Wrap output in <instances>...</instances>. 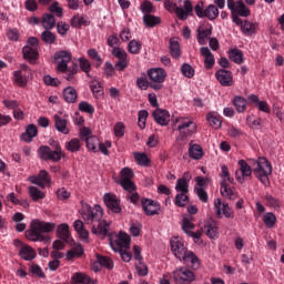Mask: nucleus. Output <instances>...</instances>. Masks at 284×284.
Wrapping results in <instances>:
<instances>
[{
	"label": "nucleus",
	"instance_id": "64",
	"mask_svg": "<svg viewBox=\"0 0 284 284\" xmlns=\"http://www.w3.org/2000/svg\"><path fill=\"white\" fill-rule=\"evenodd\" d=\"M181 72L184 77H186L189 79L193 78V75H194V69L187 63H184L181 67Z\"/></svg>",
	"mask_w": 284,
	"mask_h": 284
},
{
	"label": "nucleus",
	"instance_id": "3",
	"mask_svg": "<svg viewBox=\"0 0 284 284\" xmlns=\"http://www.w3.org/2000/svg\"><path fill=\"white\" fill-rule=\"evenodd\" d=\"M72 61V54L68 51H60L54 54V62L57 63V71L65 73L68 81L74 80V74L79 72V65L75 63L72 67H68V63Z\"/></svg>",
	"mask_w": 284,
	"mask_h": 284
},
{
	"label": "nucleus",
	"instance_id": "8",
	"mask_svg": "<svg viewBox=\"0 0 284 284\" xmlns=\"http://www.w3.org/2000/svg\"><path fill=\"white\" fill-rule=\"evenodd\" d=\"M172 277L176 284H192L195 281V274L185 266L174 270Z\"/></svg>",
	"mask_w": 284,
	"mask_h": 284
},
{
	"label": "nucleus",
	"instance_id": "32",
	"mask_svg": "<svg viewBox=\"0 0 284 284\" xmlns=\"http://www.w3.org/2000/svg\"><path fill=\"white\" fill-rule=\"evenodd\" d=\"M55 129L61 132L62 134L70 133L68 129V121L62 119L60 115H54Z\"/></svg>",
	"mask_w": 284,
	"mask_h": 284
},
{
	"label": "nucleus",
	"instance_id": "31",
	"mask_svg": "<svg viewBox=\"0 0 284 284\" xmlns=\"http://www.w3.org/2000/svg\"><path fill=\"white\" fill-rule=\"evenodd\" d=\"M57 236L60 240L68 242L70 239V226L65 223L60 224L57 229Z\"/></svg>",
	"mask_w": 284,
	"mask_h": 284
},
{
	"label": "nucleus",
	"instance_id": "15",
	"mask_svg": "<svg viewBox=\"0 0 284 284\" xmlns=\"http://www.w3.org/2000/svg\"><path fill=\"white\" fill-rule=\"evenodd\" d=\"M237 164L240 169L236 170L235 178L242 184L246 180V178H250L252 175V169L244 160H240Z\"/></svg>",
	"mask_w": 284,
	"mask_h": 284
},
{
	"label": "nucleus",
	"instance_id": "17",
	"mask_svg": "<svg viewBox=\"0 0 284 284\" xmlns=\"http://www.w3.org/2000/svg\"><path fill=\"white\" fill-rule=\"evenodd\" d=\"M215 213L219 219H222L223 214L227 219H233L234 214L227 203H222L220 199L214 201Z\"/></svg>",
	"mask_w": 284,
	"mask_h": 284
},
{
	"label": "nucleus",
	"instance_id": "41",
	"mask_svg": "<svg viewBox=\"0 0 284 284\" xmlns=\"http://www.w3.org/2000/svg\"><path fill=\"white\" fill-rule=\"evenodd\" d=\"M229 58L236 64H241L243 62V52L239 49H232L229 51Z\"/></svg>",
	"mask_w": 284,
	"mask_h": 284
},
{
	"label": "nucleus",
	"instance_id": "54",
	"mask_svg": "<svg viewBox=\"0 0 284 284\" xmlns=\"http://www.w3.org/2000/svg\"><path fill=\"white\" fill-rule=\"evenodd\" d=\"M134 159L138 162V164L142 166H148L150 164V158H148V154L145 153H135Z\"/></svg>",
	"mask_w": 284,
	"mask_h": 284
},
{
	"label": "nucleus",
	"instance_id": "57",
	"mask_svg": "<svg viewBox=\"0 0 284 284\" xmlns=\"http://www.w3.org/2000/svg\"><path fill=\"white\" fill-rule=\"evenodd\" d=\"M78 109L81 112L94 114V106L85 101L80 102Z\"/></svg>",
	"mask_w": 284,
	"mask_h": 284
},
{
	"label": "nucleus",
	"instance_id": "5",
	"mask_svg": "<svg viewBox=\"0 0 284 284\" xmlns=\"http://www.w3.org/2000/svg\"><path fill=\"white\" fill-rule=\"evenodd\" d=\"M164 8L171 13L175 12L176 17L181 21H185L189 17H193V6L190 0H185L183 2V8L178 7L176 3H174L170 0H166L164 2Z\"/></svg>",
	"mask_w": 284,
	"mask_h": 284
},
{
	"label": "nucleus",
	"instance_id": "7",
	"mask_svg": "<svg viewBox=\"0 0 284 284\" xmlns=\"http://www.w3.org/2000/svg\"><path fill=\"white\" fill-rule=\"evenodd\" d=\"M146 74L150 79V88L155 91L163 89V82H165V78H168L165 70L161 68H153L149 69Z\"/></svg>",
	"mask_w": 284,
	"mask_h": 284
},
{
	"label": "nucleus",
	"instance_id": "12",
	"mask_svg": "<svg viewBox=\"0 0 284 284\" xmlns=\"http://www.w3.org/2000/svg\"><path fill=\"white\" fill-rule=\"evenodd\" d=\"M111 54L118 59L115 63V69L118 71H123L130 65V59L128 58V52L121 48H113Z\"/></svg>",
	"mask_w": 284,
	"mask_h": 284
},
{
	"label": "nucleus",
	"instance_id": "23",
	"mask_svg": "<svg viewBox=\"0 0 284 284\" xmlns=\"http://www.w3.org/2000/svg\"><path fill=\"white\" fill-rule=\"evenodd\" d=\"M23 59L30 63H36L39 59V50L38 48H32L30 45H26L22 49Z\"/></svg>",
	"mask_w": 284,
	"mask_h": 284
},
{
	"label": "nucleus",
	"instance_id": "21",
	"mask_svg": "<svg viewBox=\"0 0 284 284\" xmlns=\"http://www.w3.org/2000/svg\"><path fill=\"white\" fill-rule=\"evenodd\" d=\"M152 115L154 121L162 126H165L170 123V112L166 110L158 109L153 112Z\"/></svg>",
	"mask_w": 284,
	"mask_h": 284
},
{
	"label": "nucleus",
	"instance_id": "33",
	"mask_svg": "<svg viewBox=\"0 0 284 284\" xmlns=\"http://www.w3.org/2000/svg\"><path fill=\"white\" fill-rule=\"evenodd\" d=\"M13 82L20 88L28 85V74L22 73L21 71L13 72Z\"/></svg>",
	"mask_w": 284,
	"mask_h": 284
},
{
	"label": "nucleus",
	"instance_id": "16",
	"mask_svg": "<svg viewBox=\"0 0 284 284\" xmlns=\"http://www.w3.org/2000/svg\"><path fill=\"white\" fill-rule=\"evenodd\" d=\"M131 237L128 233L120 232L115 241H111L110 244L114 251L130 248Z\"/></svg>",
	"mask_w": 284,
	"mask_h": 284
},
{
	"label": "nucleus",
	"instance_id": "36",
	"mask_svg": "<svg viewBox=\"0 0 284 284\" xmlns=\"http://www.w3.org/2000/svg\"><path fill=\"white\" fill-rule=\"evenodd\" d=\"M55 24H57V20L53 14H50V13L43 14L42 26L44 29L52 30L55 27Z\"/></svg>",
	"mask_w": 284,
	"mask_h": 284
},
{
	"label": "nucleus",
	"instance_id": "10",
	"mask_svg": "<svg viewBox=\"0 0 284 284\" xmlns=\"http://www.w3.org/2000/svg\"><path fill=\"white\" fill-rule=\"evenodd\" d=\"M176 122L179 123L176 130L179 131L182 140L196 132V124L193 121L187 119H179Z\"/></svg>",
	"mask_w": 284,
	"mask_h": 284
},
{
	"label": "nucleus",
	"instance_id": "47",
	"mask_svg": "<svg viewBox=\"0 0 284 284\" xmlns=\"http://www.w3.org/2000/svg\"><path fill=\"white\" fill-rule=\"evenodd\" d=\"M41 39L45 44H53L57 41V36L45 29V31L41 33Z\"/></svg>",
	"mask_w": 284,
	"mask_h": 284
},
{
	"label": "nucleus",
	"instance_id": "52",
	"mask_svg": "<svg viewBox=\"0 0 284 284\" xmlns=\"http://www.w3.org/2000/svg\"><path fill=\"white\" fill-rule=\"evenodd\" d=\"M170 52H171V55H172L174 59L180 58L181 51H180V44H179L178 41H175V40H171V41H170Z\"/></svg>",
	"mask_w": 284,
	"mask_h": 284
},
{
	"label": "nucleus",
	"instance_id": "45",
	"mask_svg": "<svg viewBox=\"0 0 284 284\" xmlns=\"http://www.w3.org/2000/svg\"><path fill=\"white\" fill-rule=\"evenodd\" d=\"M78 61L80 69L87 74V77L92 78L90 75V71H92V64L90 61L85 58H80Z\"/></svg>",
	"mask_w": 284,
	"mask_h": 284
},
{
	"label": "nucleus",
	"instance_id": "9",
	"mask_svg": "<svg viewBox=\"0 0 284 284\" xmlns=\"http://www.w3.org/2000/svg\"><path fill=\"white\" fill-rule=\"evenodd\" d=\"M134 179V171L130 168H124L120 171V178L118 183L125 190L126 192H134L136 186L132 181Z\"/></svg>",
	"mask_w": 284,
	"mask_h": 284
},
{
	"label": "nucleus",
	"instance_id": "13",
	"mask_svg": "<svg viewBox=\"0 0 284 284\" xmlns=\"http://www.w3.org/2000/svg\"><path fill=\"white\" fill-rule=\"evenodd\" d=\"M29 181L32 184H37L38 186L44 189L45 186L51 184L52 179L48 171L41 170L38 175L30 176Z\"/></svg>",
	"mask_w": 284,
	"mask_h": 284
},
{
	"label": "nucleus",
	"instance_id": "51",
	"mask_svg": "<svg viewBox=\"0 0 284 284\" xmlns=\"http://www.w3.org/2000/svg\"><path fill=\"white\" fill-rule=\"evenodd\" d=\"M187 193H179L174 199V204L179 207H183L189 202L190 197L186 195Z\"/></svg>",
	"mask_w": 284,
	"mask_h": 284
},
{
	"label": "nucleus",
	"instance_id": "20",
	"mask_svg": "<svg viewBox=\"0 0 284 284\" xmlns=\"http://www.w3.org/2000/svg\"><path fill=\"white\" fill-rule=\"evenodd\" d=\"M215 78L219 80V82L221 83V85L223 87H231L233 84V77L232 73L227 70H219L215 73Z\"/></svg>",
	"mask_w": 284,
	"mask_h": 284
},
{
	"label": "nucleus",
	"instance_id": "11",
	"mask_svg": "<svg viewBox=\"0 0 284 284\" xmlns=\"http://www.w3.org/2000/svg\"><path fill=\"white\" fill-rule=\"evenodd\" d=\"M195 14L199 18H207L213 21L219 17V9L214 4H210L205 10L203 9V2H199L194 7Z\"/></svg>",
	"mask_w": 284,
	"mask_h": 284
},
{
	"label": "nucleus",
	"instance_id": "25",
	"mask_svg": "<svg viewBox=\"0 0 284 284\" xmlns=\"http://www.w3.org/2000/svg\"><path fill=\"white\" fill-rule=\"evenodd\" d=\"M38 133H39L38 126L34 124H29L26 129V132L21 134V140L30 143L38 135Z\"/></svg>",
	"mask_w": 284,
	"mask_h": 284
},
{
	"label": "nucleus",
	"instance_id": "2",
	"mask_svg": "<svg viewBox=\"0 0 284 284\" xmlns=\"http://www.w3.org/2000/svg\"><path fill=\"white\" fill-rule=\"evenodd\" d=\"M55 227V223L33 220L30 223V229L26 232V236L32 242H50L51 237L47 233L54 231Z\"/></svg>",
	"mask_w": 284,
	"mask_h": 284
},
{
	"label": "nucleus",
	"instance_id": "18",
	"mask_svg": "<svg viewBox=\"0 0 284 284\" xmlns=\"http://www.w3.org/2000/svg\"><path fill=\"white\" fill-rule=\"evenodd\" d=\"M141 203H142V209L148 216L156 215L161 210V204H159L153 200L142 199Z\"/></svg>",
	"mask_w": 284,
	"mask_h": 284
},
{
	"label": "nucleus",
	"instance_id": "56",
	"mask_svg": "<svg viewBox=\"0 0 284 284\" xmlns=\"http://www.w3.org/2000/svg\"><path fill=\"white\" fill-rule=\"evenodd\" d=\"M136 87L141 90H148L150 88V81H148V77H145V73L142 74V77L136 79Z\"/></svg>",
	"mask_w": 284,
	"mask_h": 284
},
{
	"label": "nucleus",
	"instance_id": "60",
	"mask_svg": "<svg viewBox=\"0 0 284 284\" xmlns=\"http://www.w3.org/2000/svg\"><path fill=\"white\" fill-rule=\"evenodd\" d=\"M85 143H87V148L90 151L97 153V144L99 145V138L90 136L89 139H87Z\"/></svg>",
	"mask_w": 284,
	"mask_h": 284
},
{
	"label": "nucleus",
	"instance_id": "29",
	"mask_svg": "<svg viewBox=\"0 0 284 284\" xmlns=\"http://www.w3.org/2000/svg\"><path fill=\"white\" fill-rule=\"evenodd\" d=\"M200 53L202 57L205 58L204 60V67L210 70L213 68V65L215 64V59L214 55L211 53V51L209 50V48H201L200 49Z\"/></svg>",
	"mask_w": 284,
	"mask_h": 284
},
{
	"label": "nucleus",
	"instance_id": "26",
	"mask_svg": "<svg viewBox=\"0 0 284 284\" xmlns=\"http://www.w3.org/2000/svg\"><path fill=\"white\" fill-rule=\"evenodd\" d=\"M72 284H97L90 276L84 273L78 272L74 273L71 277Z\"/></svg>",
	"mask_w": 284,
	"mask_h": 284
},
{
	"label": "nucleus",
	"instance_id": "46",
	"mask_svg": "<svg viewBox=\"0 0 284 284\" xmlns=\"http://www.w3.org/2000/svg\"><path fill=\"white\" fill-rule=\"evenodd\" d=\"M65 149L72 153L79 152V150H81V141H79V139H72L65 143Z\"/></svg>",
	"mask_w": 284,
	"mask_h": 284
},
{
	"label": "nucleus",
	"instance_id": "30",
	"mask_svg": "<svg viewBox=\"0 0 284 284\" xmlns=\"http://www.w3.org/2000/svg\"><path fill=\"white\" fill-rule=\"evenodd\" d=\"M206 121H207L209 125L215 130L221 128L222 120H221L220 115L215 112L207 113Z\"/></svg>",
	"mask_w": 284,
	"mask_h": 284
},
{
	"label": "nucleus",
	"instance_id": "4",
	"mask_svg": "<svg viewBox=\"0 0 284 284\" xmlns=\"http://www.w3.org/2000/svg\"><path fill=\"white\" fill-rule=\"evenodd\" d=\"M49 143L53 151L48 145L40 146L38 150L40 159L43 161L60 162L61 159L65 156V153H63V150L61 149V144L53 140H50Z\"/></svg>",
	"mask_w": 284,
	"mask_h": 284
},
{
	"label": "nucleus",
	"instance_id": "19",
	"mask_svg": "<svg viewBox=\"0 0 284 284\" xmlns=\"http://www.w3.org/2000/svg\"><path fill=\"white\" fill-rule=\"evenodd\" d=\"M170 244H171V251L173 252L175 257L179 258L180 261L184 258L186 254L190 252L184 246V244L179 240H172Z\"/></svg>",
	"mask_w": 284,
	"mask_h": 284
},
{
	"label": "nucleus",
	"instance_id": "27",
	"mask_svg": "<svg viewBox=\"0 0 284 284\" xmlns=\"http://www.w3.org/2000/svg\"><path fill=\"white\" fill-rule=\"evenodd\" d=\"M181 261H183L185 264H187L194 271H196L200 267L199 257L191 251L189 253H186L185 256Z\"/></svg>",
	"mask_w": 284,
	"mask_h": 284
},
{
	"label": "nucleus",
	"instance_id": "14",
	"mask_svg": "<svg viewBox=\"0 0 284 284\" xmlns=\"http://www.w3.org/2000/svg\"><path fill=\"white\" fill-rule=\"evenodd\" d=\"M103 201L111 212L115 214L121 213V200L116 195L106 193L104 194Z\"/></svg>",
	"mask_w": 284,
	"mask_h": 284
},
{
	"label": "nucleus",
	"instance_id": "37",
	"mask_svg": "<svg viewBox=\"0 0 284 284\" xmlns=\"http://www.w3.org/2000/svg\"><path fill=\"white\" fill-rule=\"evenodd\" d=\"M143 22L149 28H154L159 24H161V18L152 14H144L143 16Z\"/></svg>",
	"mask_w": 284,
	"mask_h": 284
},
{
	"label": "nucleus",
	"instance_id": "22",
	"mask_svg": "<svg viewBox=\"0 0 284 284\" xmlns=\"http://www.w3.org/2000/svg\"><path fill=\"white\" fill-rule=\"evenodd\" d=\"M231 10L232 14L240 16V17H248L251 14V11L243 1L233 2V7L229 8Z\"/></svg>",
	"mask_w": 284,
	"mask_h": 284
},
{
	"label": "nucleus",
	"instance_id": "28",
	"mask_svg": "<svg viewBox=\"0 0 284 284\" xmlns=\"http://www.w3.org/2000/svg\"><path fill=\"white\" fill-rule=\"evenodd\" d=\"M19 256L24 261H32L37 257V252L29 245L21 246L19 251Z\"/></svg>",
	"mask_w": 284,
	"mask_h": 284
},
{
	"label": "nucleus",
	"instance_id": "43",
	"mask_svg": "<svg viewBox=\"0 0 284 284\" xmlns=\"http://www.w3.org/2000/svg\"><path fill=\"white\" fill-rule=\"evenodd\" d=\"M29 274L31 276H38V277H41V278H44L47 275L45 273L43 272L42 267L36 263H32L29 267Z\"/></svg>",
	"mask_w": 284,
	"mask_h": 284
},
{
	"label": "nucleus",
	"instance_id": "40",
	"mask_svg": "<svg viewBox=\"0 0 284 284\" xmlns=\"http://www.w3.org/2000/svg\"><path fill=\"white\" fill-rule=\"evenodd\" d=\"M204 231L210 239H214L217 234V224L214 221L209 222L204 226Z\"/></svg>",
	"mask_w": 284,
	"mask_h": 284
},
{
	"label": "nucleus",
	"instance_id": "61",
	"mask_svg": "<svg viewBox=\"0 0 284 284\" xmlns=\"http://www.w3.org/2000/svg\"><path fill=\"white\" fill-rule=\"evenodd\" d=\"M98 262L108 270H112V267H114V262H112V260L108 256H99Z\"/></svg>",
	"mask_w": 284,
	"mask_h": 284
},
{
	"label": "nucleus",
	"instance_id": "6",
	"mask_svg": "<svg viewBox=\"0 0 284 284\" xmlns=\"http://www.w3.org/2000/svg\"><path fill=\"white\" fill-rule=\"evenodd\" d=\"M253 171L256 173L257 179L266 185L268 183L267 175L272 173V166L265 158L258 160H251Z\"/></svg>",
	"mask_w": 284,
	"mask_h": 284
},
{
	"label": "nucleus",
	"instance_id": "1",
	"mask_svg": "<svg viewBox=\"0 0 284 284\" xmlns=\"http://www.w3.org/2000/svg\"><path fill=\"white\" fill-rule=\"evenodd\" d=\"M80 214L85 224L91 225V232L100 237L108 236L110 231V224L108 221H103V209L100 205L93 207L84 204L80 211Z\"/></svg>",
	"mask_w": 284,
	"mask_h": 284
},
{
	"label": "nucleus",
	"instance_id": "53",
	"mask_svg": "<svg viewBox=\"0 0 284 284\" xmlns=\"http://www.w3.org/2000/svg\"><path fill=\"white\" fill-rule=\"evenodd\" d=\"M241 30L245 36H252L255 33V24L246 20L244 21V24L242 26Z\"/></svg>",
	"mask_w": 284,
	"mask_h": 284
},
{
	"label": "nucleus",
	"instance_id": "63",
	"mask_svg": "<svg viewBox=\"0 0 284 284\" xmlns=\"http://www.w3.org/2000/svg\"><path fill=\"white\" fill-rule=\"evenodd\" d=\"M263 221L267 227H273L276 223V216L273 213L268 212L264 215Z\"/></svg>",
	"mask_w": 284,
	"mask_h": 284
},
{
	"label": "nucleus",
	"instance_id": "42",
	"mask_svg": "<svg viewBox=\"0 0 284 284\" xmlns=\"http://www.w3.org/2000/svg\"><path fill=\"white\" fill-rule=\"evenodd\" d=\"M83 246L81 244H78L77 246H73L70 251L67 252V258L72 260L74 257H81L83 255Z\"/></svg>",
	"mask_w": 284,
	"mask_h": 284
},
{
	"label": "nucleus",
	"instance_id": "39",
	"mask_svg": "<svg viewBox=\"0 0 284 284\" xmlns=\"http://www.w3.org/2000/svg\"><path fill=\"white\" fill-rule=\"evenodd\" d=\"M189 155L194 160H200L203 156V150L199 144H193L189 149Z\"/></svg>",
	"mask_w": 284,
	"mask_h": 284
},
{
	"label": "nucleus",
	"instance_id": "49",
	"mask_svg": "<svg viewBox=\"0 0 284 284\" xmlns=\"http://www.w3.org/2000/svg\"><path fill=\"white\" fill-rule=\"evenodd\" d=\"M29 193H30V196L31 199L37 202L39 200H42L45 197V194L44 192L40 191L38 187L36 186H30L29 187Z\"/></svg>",
	"mask_w": 284,
	"mask_h": 284
},
{
	"label": "nucleus",
	"instance_id": "55",
	"mask_svg": "<svg viewBox=\"0 0 284 284\" xmlns=\"http://www.w3.org/2000/svg\"><path fill=\"white\" fill-rule=\"evenodd\" d=\"M88 55L95 61V68H99L101 64H103V59H101V55H99V52L94 49L88 50Z\"/></svg>",
	"mask_w": 284,
	"mask_h": 284
},
{
	"label": "nucleus",
	"instance_id": "38",
	"mask_svg": "<svg viewBox=\"0 0 284 284\" xmlns=\"http://www.w3.org/2000/svg\"><path fill=\"white\" fill-rule=\"evenodd\" d=\"M232 102L239 113H242L246 110V100L244 98L236 95Z\"/></svg>",
	"mask_w": 284,
	"mask_h": 284
},
{
	"label": "nucleus",
	"instance_id": "58",
	"mask_svg": "<svg viewBox=\"0 0 284 284\" xmlns=\"http://www.w3.org/2000/svg\"><path fill=\"white\" fill-rule=\"evenodd\" d=\"M221 194L230 200H234L235 197L234 192L225 184V182L221 183Z\"/></svg>",
	"mask_w": 284,
	"mask_h": 284
},
{
	"label": "nucleus",
	"instance_id": "34",
	"mask_svg": "<svg viewBox=\"0 0 284 284\" xmlns=\"http://www.w3.org/2000/svg\"><path fill=\"white\" fill-rule=\"evenodd\" d=\"M186 175H187V173H185L183 178H181L176 181V184H175L176 192L189 193L190 180L186 179Z\"/></svg>",
	"mask_w": 284,
	"mask_h": 284
},
{
	"label": "nucleus",
	"instance_id": "48",
	"mask_svg": "<svg viewBox=\"0 0 284 284\" xmlns=\"http://www.w3.org/2000/svg\"><path fill=\"white\" fill-rule=\"evenodd\" d=\"M142 47L143 45L139 41L132 40L129 42L126 49H128L129 53H131V54H140Z\"/></svg>",
	"mask_w": 284,
	"mask_h": 284
},
{
	"label": "nucleus",
	"instance_id": "44",
	"mask_svg": "<svg viewBox=\"0 0 284 284\" xmlns=\"http://www.w3.org/2000/svg\"><path fill=\"white\" fill-rule=\"evenodd\" d=\"M246 123L251 129L258 131L262 129L263 121L261 118L253 119V115H248L246 118Z\"/></svg>",
	"mask_w": 284,
	"mask_h": 284
},
{
	"label": "nucleus",
	"instance_id": "24",
	"mask_svg": "<svg viewBox=\"0 0 284 284\" xmlns=\"http://www.w3.org/2000/svg\"><path fill=\"white\" fill-rule=\"evenodd\" d=\"M212 34V26L207 24V28L200 27L197 29V42L201 45H204L206 43V40L211 37Z\"/></svg>",
	"mask_w": 284,
	"mask_h": 284
},
{
	"label": "nucleus",
	"instance_id": "35",
	"mask_svg": "<svg viewBox=\"0 0 284 284\" xmlns=\"http://www.w3.org/2000/svg\"><path fill=\"white\" fill-rule=\"evenodd\" d=\"M63 99L64 101H67L68 103H74L77 102V90H74V88L72 87H68L63 90Z\"/></svg>",
	"mask_w": 284,
	"mask_h": 284
},
{
	"label": "nucleus",
	"instance_id": "50",
	"mask_svg": "<svg viewBox=\"0 0 284 284\" xmlns=\"http://www.w3.org/2000/svg\"><path fill=\"white\" fill-rule=\"evenodd\" d=\"M90 89H91V92L93 94V97L95 99H101L103 98V89L101 88V83L99 82H93L91 85H90Z\"/></svg>",
	"mask_w": 284,
	"mask_h": 284
},
{
	"label": "nucleus",
	"instance_id": "62",
	"mask_svg": "<svg viewBox=\"0 0 284 284\" xmlns=\"http://www.w3.org/2000/svg\"><path fill=\"white\" fill-rule=\"evenodd\" d=\"M140 9L144 14H151L154 12V6L149 0L142 2Z\"/></svg>",
	"mask_w": 284,
	"mask_h": 284
},
{
	"label": "nucleus",
	"instance_id": "59",
	"mask_svg": "<svg viewBox=\"0 0 284 284\" xmlns=\"http://www.w3.org/2000/svg\"><path fill=\"white\" fill-rule=\"evenodd\" d=\"M49 11L51 13H54L58 18L63 17V8L60 7V3L58 1H54L50 7Z\"/></svg>",
	"mask_w": 284,
	"mask_h": 284
}]
</instances>
